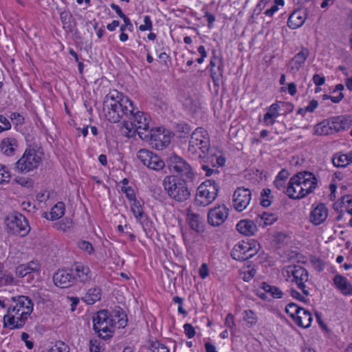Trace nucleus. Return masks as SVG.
<instances>
[{"label": "nucleus", "mask_w": 352, "mask_h": 352, "mask_svg": "<svg viewBox=\"0 0 352 352\" xmlns=\"http://www.w3.org/2000/svg\"><path fill=\"white\" fill-rule=\"evenodd\" d=\"M120 316L116 319V324L118 325V328H124L127 324L126 316L120 311Z\"/></svg>", "instance_id": "obj_54"}, {"label": "nucleus", "mask_w": 352, "mask_h": 352, "mask_svg": "<svg viewBox=\"0 0 352 352\" xmlns=\"http://www.w3.org/2000/svg\"><path fill=\"white\" fill-rule=\"evenodd\" d=\"M167 166L170 173L192 180L195 174L191 166L183 158L173 155L167 160Z\"/></svg>", "instance_id": "obj_12"}, {"label": "nucleus", "mask_w": 352, "mask_h": 352, "mask_svg": "<svg viewBox=\"0 0 352 352\" xmlns=\"http://www.w3.org/2000/svg\"><path fill=\"white\" fill-rule=\"evenodd\" d=\"M332 162L336 167H345L352 162V157L346 154H340L335 155Z\"/></svg>", "instance_id": "obj_34"}, {"label": "nucleus", "mask_w": 352, "mask_h": 352, "mask_svg": "<svg viewBox=\"0 0 352 352\" xmlns=\"http://www.w3.org/2000/svg\"><path fill=\"white\" fill-rule=\"evenodd\" d=\"M131 211L137 220L140 221L143 217V209L139 201L134 200L131 204Z\"/></svg>", "instance_id": "obj_39"}, {"label": "nucleus", "mask_w": 352, "mask_h": 352, "mask_svg": "<svg viewBox=\"0 0 352 352\" xmlns=\"http://www.w3.org/2000/svg\"><path fill=\"white\" fill-rule=\"evenodd\" d=\"M261 219L263 220V222L265 225H272L274 222H275L278 217L276 214L269 212H263Z\"/></svg>", "instance_id": "obj_47"}, {"label": "nucleus", "mask_w": 352, "mask_h": 352, "mask_svg": "<svg viewBox=\"0 0 352 352\" xmlns=\"http://www.w3.org/2000/svg\"><path fill=\"white\" fill-rule=\"evenodd\" d=\"M54 284L61 288H67L72 285L74 282L72 268L70 270H58L53 276Z\"/></svg>", "instance_id": "obj_18"}, {"label": "nucleus", "mask_w": 352, "mask_h": 352, "mask_svg": "<svg viewBox=\"0 0 352 352\" xmlns=\"http://www.w3.org/2000/svg\"><path fill=\"white\" fill-rule=\"evenodd\" d=\"M231 257L236 261H242V244L239 242L236 244L230 252Z\"/></svg>", "instance_id": "obj_42"}, {"label": "nucleus", "mask_w": 352, "mask_h": 352, "mask_svg": "<svg viewBox=\"0 0 352 352\" xmlns=\"http://www.w3.org/2000/svg\"><path fill=\"white\" fill-rule=\"evenodd\" d=\"M0 128L1 129V132L11 128L9 120L2 115H0Z\"/></svg>", "instance_id": "obj_53"}, {"label": "nucleus", "mask_w": 352, "mask_h": 352, "mask_svg": "<svg viewBox=\"0 0 352 352\" xmlns=\"http://www.w3.org/2000/svg\"><path fill=\"white\" fill-rule=\"evenodd\" d=\"M158 58L162 65L168 66V61H170V57L166 52H162L159 54Z\"/></svg>", "instance_id": "obj_64"}, {"label": "nucleus", "mask_w": 352, "mask_h": 352, "mask_svg": "<svg viewBox=\"0 0 352 352\" xmlns=\"http://www.w3.org/2000/svg\"><path fill=\"white\" fill-rule=\"evenodd\" d=\"M78 245L80 249L86 251L89 254H91L94 252V248L91 243H90L88 241H80L78 242Z\"/></svg>", "instance_id": "obj_49"}, {"label": "nucleus", "mask_w": 352, "mask_h": 352, "mask_svg": "<svg viewBox=\"0 0 352 352\" xmlns=\"http://www.w3.org/2000/svg\"><path fill=\"white\" fill-rule=\"evenodd\" d=\"M53 352H69V347L64 342H59L56 344Z\"/></svg>", "instance_id": "obj_57"}, {"label": "nucleus", "mask_w": 352, "mask_h": 352, "mask_svg": "<svg viewBox=\"0 0 352 352\" xmlns=\"http://www.w3.org/2000/svg\"><path fill=\"white\" fill-rule=\"evenodd\" d=\"M65 204L63 202H58L51 210L50 217L47 219L51 221L56 220L62 217L65 213Z\"/></svg>", "instance_id": "obj_31"}, {"label": "nucleus", "mask_w": 352, "mask_h": 352, "mask_svg": "<svg viewBox=\"0 0 352 352\" xmlns=\"http://www.w3.org/2000/svg\"><path fill=\"white\" fill-rule=\"evenodd\" d=\"M289 268L293 276L292 281L296 284L298 288L302 292L305 296H308L309 292L307 289L306 283L309 280V274L307 270L296 265L289 266Z\"/></svg>", "instance_id": "obj_14"}, {"label": "nucleus", "mask_w": 352, "mask_h": 352, "mask_svg": "<svg viewBox=\"0 0 352 352\" xmlns=\"http://www.w3.org/2000/svg\"><path fill=\"white\" fill-rule=\"evenodd\" d=\"M313 82L316 86L322 85L325 82V78L319 74H315L313 76Z\"/></svg>", "instance_id": "obj_61"}, {"label": "nucleus", "mask_w": 352, "mask_h": 352, "mask_svg": "<svg viewBox=\"0 0 352 352\" xmlns=\"http://www.w3.org/2000/svg\"><path fill=\"white\" fill-rule=\"evenodd\" d=\"M290 294L293 298H296V299L299 300L300 301H302V302L306 301V298H305L306 296H305L304 294L302 295L300 292H298V291H296L294 289H290Z\"/></svg>", "instance_id": "obj_60"}, {"label": "nucleus", "mask_w": 352, "mask_h": 352, "mask_svg": "<svg viewBox=\"0 0 352 352\" xmlns=\"http://www.w3.org/2000/svg\"><path fill=\"white\" fill-rule=\"evenodd\" d=\"M333 133V132L329 119L323 120L314 127V135H327Z\"/></svg>", "instance_id": "obj_30"}, {"label": "nucleus", "mask_w": 352, "mask_h": 352, "mask_svg": "<svg viewBox=\"0 0 352 352\" xmlns=\"http://www.w3.org/2000/svg\"><path fill=\"white\" fill-rule=\"evenodd\" d=\"M150 349L153 352H169V349L163 344L160 343L159 342H153L150 346Z\"/></svg>", "instance_id": "obj_46"}, {"label": "nucleus", "mask_w": 352, "mask_h": 352, "mask_svg": "<svg viewBox=\"0 0 352 352\" xmlns=\"http://www.w3.org/2000/svg\"><path fill=\"white\" fill-rule=\"evenodd\" d=\"M101 289L98 287H94L89 289L82 300L88 305H93L101 298Z\"/></svg>", "instance_id": "obj_28"}, {"label": "nucleus", "mask_w": 352, "mask_h": 352, "mask_svg": "<svg viewBox=\"0 0 352 352\" xmlns=\"http://www.w3.org/2000/svg\"><path fill=\"white\" fill-rule=\"evenodd\" d=\"M261 204L263 207H268L272 204L271 190L270 189H264L261 192Z\"/></svg>", "instance_id": "obj_41"}, {"label": "nucleus", "mask_w": 352, "mask_h": 352, "mask_svg": "<svg viewBox=\"0 0 352 352\" xmlns=\"http://www.w3.org/2000/svg\"><path fill=\"white\" fill-rule=\"evenodd\" d=\"M200 216L198 214H195L192 212V211L190 209L187 210V221L190 227L197 231L199 232L200 228V221H199Z\"/></svg>", "instance_id": "obj_33"}, {"label": "nucleus", "mask_w": 352, "mask_h": 352, "mask_svg": "<svg viewBox=\"0 0 352 352\" xmlns=\"http://www.w3.org/2000/svg\"><path fill=\"white\" fill-rule=\"evenodd\" d=\"M40 270V264L37 261H32L18 266L16 268V274L19 277H24L32 272L39 273Z\"/></svg>", "instance_id": "obj_23"}, {"label": "nucleus", "mask_w": 352, "mask_h": 352, "mask_svg": "<svg viewBox=\"0 0 352 352\" xmlns=\"http://www.w3.org/2000/svg\"><path fill=\"white\" fill-rule=\"evenodd\" d=\"M177 128L179 132H182L184 133V135L188 134L191 131V129L188 124H179L177 125Z\"/></svg>", "instance_id": "obj_62"}, {"label": "nucleus", "mask_w": 352, "mask_h": 352, "mask_svg": "<svg viewBox=\"0 0 352 352\" xmlns=\"http://www.w3.org/2000/svg\"><path fill=\"white\" fill-rule=\"evenodd\" d=\"M103 111L109 122L116 123L123 119L126 135L133 137L138 129H146L148 119L145 113L138 111L127 96L117 90L111 91L103 102Z\"/></svg>", "instance_id": "obj_1"}, {"label": "nucleus", "mask_w": 352, "mask_h": 352, "mask_svg": "<svg viewBox=\"0 0 352 352\" xmlns=\"http://www.w3.org/2000/svg\"><path fill=\"white\" fill-rule=\"evenodd\" d=\"M333 284L344 296H352V284L344 276L337 274L334 276Z\"/></svg>", "instance_id": "obj_21"}, {"label": "nucleus", "mask_w": 352, "mask_h": 352, "mask_svg": "<svg viewBox=\"0 0 352 352\" xmlns=\"http://www.w3.org/2000/svg\"><path fill=\"white\" fill-rule=\"evenodd\" d=\"M225 324L231 329V332L234 334V327L235 326L234 322V317L231 314H229L226 318Z\"/></svg>", "instance_id": "obj_56"}, {"label": "nucleus", "mask_w": 352, "mask_h": 352, "mask_svg": "<svg viewBox=\"0 0 352 352\" xmlns=\"http://www.w3.org/2000/svg\"><path fill=\"white\" fill-rule=\"evenodd\" d=\"M318 187V179L309 171H301L289 179L285 193L293 199H302L312 193Z\"/></svg>", "instance_id": "obj_2"}, {"label": "nucleus", "mask_w": 352, "mask_h": 352, "mask_svg": "<svg viewBox=\"0 0 352 352\" xmlns=\"http://www.w3.org/2000/svg\"><path fill=\"white\" fill-rule=\"evenodd\" d=\"M334 210L344 208V210L348 213V208H352V195H348L343 196L340 201H336L333 204Z\"/></svg>", "instance_id": "obj_32"}, {"label": "nucleus", "mask_w": 352, "mask_h": 352, "mask_svg": "<svg viewBox=\"0 0 352 352\" xmlns=\"http://www.w3.org/2000/svg\"><path fill=\"white\" fill-rule=\"evenodd\" d=\"M164 190L170 198L177 202H184L190 197V190L184 179L175 176H166L163 180Z\"/></svg>", "instance_id": "obj_5"}, {"label": "nucleus", "mask_w": 352, "mask_h": 352, "mask_svg": "<svg viewBox=\"0 0 352 352\" xmlns=\"http://www.w3.org/2000/svg\"><path fill=\"white\" fill-rule=\"evenodd\" d=\"M329 216V210L324 204H315L311 206L309 221L314 226H319L325 222Z\"/></svg>", "instance_id": "obj_15"}, {"label": "nucleus", "mask_w": 352, "mask_h": 352, "mask_svg": "<svg viewBox=\"0 0 352 352\" xmlns=\"http://www.w3.org/2000/svg\"><path fill=\"white\" fill-rule=\"evenodd\" d=\"M21 340L25 342V346H27V348L29 349H32L34 346V343L32 341H30L28 340V338L30 337L29 334L25 332H23L21 333Z\"/></svg>", "instance_id": "obj_58"}, {"label": "nucleus", "mask_w": 352, "mask_h": 352, "mask_svg": "<svg viewBox=\"0 0 352 352\" xmlns=\"http://www.w3.org/2000/svg\"><path fill=\"white\" fill-rule=\"evenodd\" d=\"M260 249L259 243L254 239H248L247 242L243 241V280L249 281L256 274L255 266L248 265V259L256 254Z\"/></svg>", "instance_id": "obj_10"}, {"label": "nucleus", "mask_w": 352, "mask_h": 352, "mask_svg": "<svg viewBox=\"0 0 352 352\" xmlns=\"http://www.w3.org/2000/svg\"><path fill=\"white\" fill-rule=\"evenodd\" d=\"M256 230V226L252 221L243 219V235H253Z\"/></svg>", "instance_id": "obj_38"}, {"label": "nucleus", "mask_w": 352, "mask_h": 352, "mask_svg": "<svg viewBox=\"0 0 352 352\" xmlns=\"http://www.w3.org/2000/svg\"><path fill=\"white\" fill-rule=\"evenodd\" d=\"M19 146L18 141L14 138H6L1 140L0 150L6 156H12Z\"/></svg>", "instance_id": "obj_22"}, {"label": "nucleus", "mask_w": 352, "mask_h": 352, "mask_svg": "<svg viewBox=\"0 0 352 352\" xmlns=\"http://www.w3.org/2000/svg\"><path fill=\"white\" fill-rule=\"evenodd\" d=\"M279 109L280 106L278 103L270 105L263 117L265 124L272 126L275 123V119L279 116Z\"/></svg>", "instance_id": "obj_26"}, {"label": "nucleus", "mask_w": 352, "mask_h": 352, "mask_svg": "<svg viewBox=\"0 0 352 352\" xmlns=\"http://www.w3.org/2000/svg\"><path fill=\"white\" fill-rule=\"evenodd\" d=\"M74 282L81 283H89L92 279V273L89 267L81 263H76L72 266Z\"/></svg>", "instance_id": "obj_16"}, {"label": "nucleus", "mask_w": 352, "mask_h": 352, "mask_svg": "<svg viewBox=\"0 0 352 352\" xmlns=\"http://www.w3.org/2000/svg\"><path fill=\"white\" fill-rule=\"evenodd\" d=\"M121 190L123 192L126 194V197L130 201L136 200L134 190L131 186H122Z\"/></svg>", "instance_id": "obj_48"}, {"label": "nucleus", "mask_w": 352, "mask_h": 352, "mask_svg": "<svg viewBox=\"0 0 352 352\" xmlns=\"http://www.w3.org/2000/svg\"><path fill=\"white\" fill-rule=\"evenodd\" d=\"M243 319L250 327L255 325L258 320L256 314L252 310L245 311L243 313Z\"/></svg>", "instance_id": "obj_40"}, {"label": "nucleus", "mask_w": 352, "mask_h": 352, "mask_svg": "<svg viewBox=\"0 0 352 352\" xmlns=\"http://www.w3.org/2000/svg\"><path fill=\"white\" fill-rule=\"evenodd\" d=\"M184 329L186 336L188 338H192L195 336V330L191 324L186 323L184 325Z\"/></svg>", "instance_id": "obj_51"}, {"label": "nucleus", "mask_w": 352, "mask_h": 352, "mask_svg": "<svg viewBox=\"0 0 352 352\" xmlns=\"http://www.w3.org/2000/svg\"><path fill=\"white\" fill-rule=\"evenodd\" d=\"M89 349L90 352H101L100 344L97 340H90Z\"/></svg>", "instance_id": "obj_63"}, {"label": "nucleus", "mask_w": 352, "mask_h": 352, "mask_svg": "<svg viewBox=\"0 0 352 352\" xmlns=\"http://www.w3.org/2000/svg\"><path fill=\"white\" fill-rule=\"evenodd\" d=\"M72 221L69 219H64L56 223L55 226L56 229L59 230H62L63 232H66L68 229L72 227Z\"/></svg>", "instance_id": "obj_44"}, {"label": "nucleus", "mask_w": 352, "mask_h": 352, "mask_svg": "<svg viewBox=\"0 0 352 352\" xmlns=\"http://www.w3.org/2000/svg\"><path fill=\"white\" fill-rule=\"evenodd\" d=\"M137 157L144 166L152 170H160L165 166V163L157 155L145 148L138 152Z\"/></svg>", "instance_id": "obj_13"}, {"label": "nucleus", "mask_w": 352, "mask_h": 352, "mask_svg": "<svg viewBox=\"0 0 352 352\" xmlns=\"http://www.w3.org/2000/svg\"><path fill=\"white\" fill-rule=\"evenodd\" d=\"M228 215L226 207L219 206L210 210L208 214V221L213 226H218L225 221Z\"/></svg>", "instance_id": "obj_19"}, {"label": "nucleus", "mask_w": 352, "mask_h": 352, "mask_svg": "<svg viewBox=\"0 0 352 352\" xmlns=\"http://www.w3.org/2000/svg\"><path fill=\"white\" fill-rule=\"evenodd\" d=\"M329 121L333 133L349 129L352 126V120L350 116H336L331 118Z\"/></svg>", "instance_id": "obj_20"}, {"label": "nucleus", "mask_w": 352, "mask_h": 352, "mask_svg": "<svg viewBox=\"0 0 352 352\" xmlns=\"http://www.w3.org/2000/svg\"><path fill=\"white\" fill-rule=\"evenodd\" d=\"M311 261L315 267L317 268L319 271H322L323 270L324 265L320 258L314 257L311 258Z\"/></svg>", "instance_id": "obj_59"}, {"label": "nucleus", "mask_w": 352, "mask_h": 352, "mask_svg": "<svg viewBox=\"0 0 352 352\" xmlns=\"http://www.w3.org/2000/svg\"><path fill=\"white\" fill-rule=\"evenodd\" d=\"M60 19L63 28L69 32H72L76 26V21L71 12L68 10L63 11L60 14Z\"/></svg>", "instance_id": "obj_29"}, {"label": "nucleus", "mask_w": 352, "mask_h": 352, "mask_svg": "<svg viewBox=\"0 0 352 352\" xmlns=\"http://www.w3.org/2000/svg\"><path fill=\"white\" fill-rule=\"evenodd\" d=\"M305 19V12L302 10H296L289 16L287 24L292 29H296L303 25Z\"/></svg>", "instance_id": "obj_25"}, {"label": "nucleus", "mask_w": 352, "mask_h": 352, "mask_svg": "<svg viewBox=\"0 0 352 352\" xmlns=\"http://www.w3.org/2000/svg\"><path fill=\"white\" fill-rule=\"evenodd\" d=\"M210 148V138L206 130L204 128H197L191 135L189 141L188 153L192 155H198L204 158Z\"/></svg>", "instance_id": "obj_6"}, {"label": "nucleus", "mask_w": 352, "mask_h": 352, "mask_svg": "<svg viewBox=\"0 0 352 352\" xmlns=\"http://www.w3.org/2000/svg\"><path fill=\"white\" fill-rule=\"evenodd\" d=\"M43 153L34 147L27 148L23 155L15 164V170L19 173H28L40 166Z\"/></svg>", "instance_id": "obj_7"}, {"label": "nucleus", "mask_w": 352, "mask_h": 352, "mask_svg": "<svg viewBox=\"0 0 352 352\" xmlns=\"http://www.w3.org/2000/svg\"><path fill=\"white\" fill-rule=\"evenodd\" d=\"M309 56V50L305 47H301L300 51L294 56L288 64L289 72L296 74L304 66Z\"/></svg>", "instance_id": "obj_17"}, {"label": "nucleus", "mask_w": 352, "mask_h": 352, "mask_svg": "<svg viewBox=\"0 0 352 352\" xmlns=\"http://www.w3.org/2000/svg\"><path fill=\"white\" fill-rule=\"evenodd\" d=\"M13 281L12 275L4 271V265L0 262V287L10 285Z\"/></svg>", "instance_id": "obj_36"}, {"label": "nucleus", "mask_w": 352, "mask_h": 352, "mask_svg": "<svg viewBox=\"0 0 352 352\" xmlns=\"http://www.w3.org/2000/svg\"><path fill=\"white\" fill-rule=\"evenodd\" d=\"M284 1L283 0H275L274 4L270 7V8L267 9L265 11V14L268 16H272L273 14L278 11L279 6H283Z\"/></svg>", "instance_id": "obj_45"}, {"label": "nucleus", "mask_w": 352, "mask_h": 352, "mask_svg": "<svg viewBox=\"0 0 352 352\" xmlns=\"http://www.w3.org/2000/svg\"><path fill=\"white\" fill-rule=\"evenodd\" d=\"M302 309L295 303H289L285 307V311L295 320V318L298 315L299 311Z\"/></svg>", "instance_id": "obj_43"}, {"label": "nucleus", "mask_w": 352, "mask_h": 352, "mask_svg": "<svg viewBox=\"0 0 352 352\" xmlns=\"http://www.w3.org/2000/svg\"><path fill=\"white\" fill-rule=\"evenodd\" d=\"M10 175L8 171L6 170L5 167L0 164V184L8 182Z\"/></svg>", "instance_id": "obj_50"}, {"label": "nucleus", "mask_w": 352, "mask_h": 352, "mask_svg": "<svg viewBox=\"0 0 352 352\" xmlns=\"http://www.w3.org/2000/svg\"><path fill=\"white\" fill-rule=\"evenodd\" d=\"M208 159H210L211 162H212V163L215 160L216 164L218 166H223L225 164V162H226L225 158L222 155L217 156V155H212L210 157H209Z\"/></svg>", "instance_id": "obj_55"}, {"label": "nucleus", "mask_w": 352, "mask_h": 352, "mask_svg": "<svg viewBox=\"0 0 352 352\" xmlns=\"http://www.w3.org/2000/svg\"><path fill=\"white\" fill-rule=\"evenodd\" d=\"M11 300L14 305H10L8 308V312H14L16 314L21 313V317L18 320L19 324L15 325L20 327L25 321L28 320V317L32 314L34 303L29 297L25 296H13L11 298Z\"/></svg>", "instance_id": "obj_9"}, {"label": "nucleus", "mask_w": 352, "mask_h": 352, "mask_svg": "<svg viewBox=\"0 0 352 352\" xmlns=\"http://www.w3.org/2000/svg\"><path fill=\"white\" fill-rule=\"evenodd\" d=\"M219 186L212 179H208L197 188L195 203L198 206H206L213 202L217 197Z\"/></svg>", "instance_id": "obj_8"}, {"label": "nucleus", "mask_w": 352, "mask_h": 352, "mask_svg": "<svg viewBox=\"0 0 352 352\" xmlns=\"http://www.w3.org/2000/svg\"><path fill=\"white\" fill-rule=\"evenodd\" d=\"M146 117L148 119V126L146 129H138L135 134L138 133L142 140L148 142L157 150L164 149L170 142L169 132L161 127L153 128L149 130L151 118L148 116Z\"/></svg>", "instance_id": "obj_4"}, {"label": "nucleus", "mask_w": 352, "mask_h": 352, "mask_svg": "<svg viewBox=\"0 0 352 352\" xmlns=\"http://www.w3.org/2000/svg\"><path fill=\"white\" fill-rule=\"evenodd\" d=\"M242 189L238 187L234 192L232 199V206L238 212L242 211Z\"/></svg>", "instance_id": "obj_35"}, {"label": "nucleus", "mask_w": 352, "mask_h": 352, "mask_svg": "<svg viewBox=\"0 0 352 352\" xmlns=\"http://www.w3.org/2000/svg\"><path fill=\"white\" fill-rule=\"evenodd\" d=\"M20 317L21 313L16 314V313L14 312H8V309L7 314L3 316V327L8 328L11 330L20 329L23 328L25 326L27 321H25L24 323L20 327L15 326L16 324H19V322H18V320L19 319Z\"/></svg>", "instance_id": "obj_24"}, {"label": "nucleus", "mask_w": 352, "mask_h": 352, "mask_svg": "<svg viewBox=\"0 0 352 352\" xmlns=\"http://www.w3.org/2000/svg\"><path fill=\"white\" fill-rule=\"evenodd\" d=\"M262 289L266 292L270 294L273 298H280L283 296L282 291L277 287L270 285L266 283H263Z\"/></svg>", "instance_id": "obj_37"}, {"label": "nucleus", "mask_w": 352, "mask_h": 352, "mask_svg": "<svg viewBox=\"0 0 352 352\" xmlns=\"http://www.w3.org/2000/svg\"><path fill=\"white\" fill-rule=\"evenodd\" d=\"M5 222L8 231L14 234L25 236L30 230L26 218L18 212L8 214L5 219Z\"/></svg>", "instance_id": "obj_11"}, {"label": "nucleus", "mask_w": 352, "mask_h": 352, "mask_svg": "<svg viewBox=\"0 0 352 352\" xmlns=\"http://www.w3.org/2000/svg\"><path fill=\"white\" fill-rule=\"evenodd\" d=\"M298 315L296 318H295V322L297 325L299 327H301L302 328H308L310 327L311 321H312V317L311 313L302 308L300 311H299Z\"/></svg>", "instance_id": "obj_27"}, {"label": "nucleus", "mask_w": 352, "mask_h": 352, "mask_svg": "<svg viewBox=\"0 0 352 352\" xmlns=\"http://www.w3.org/2000/svg\"><path fill=\"white\" fill-rule=\"evenodd\" d=\"M120 316V309L112 311L102 309L98 311L93 317L94 331L103 340L112 338L116 329V319Z\"/></svg>", "instance_id": "obj_3"}, {"label": "nucleus", "mask_w": 352, "mask_h": 352, "mask_svg": "<svg viewBox=\"0 0 352 352\" xmlns=\"http://www.w3.org/2000/svg\"><path fill=\"white\" fill-rule=\"evenodd\" d=\"M144 25H141L140 26V30L141 31H146V30H151L153 28L152 21L150 19L149 16H145L144 18Z\"/></svg>", "instance_id": "obj_52"}]
</instances>
